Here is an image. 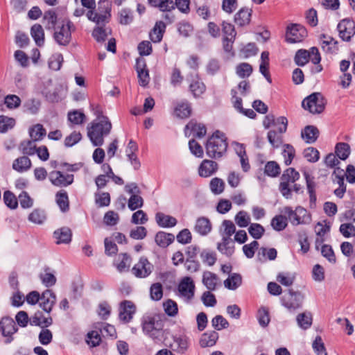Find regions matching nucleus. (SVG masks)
I'll return each instance as SVG.
<instances>
[{
    "label": "nucleus",
    "mask_w": 355,
    "mask_h": 355,
    "mask_svg": "<svg viewBox=\"0 0 355 355\" xmlns=\"http://www.w3.org/2000/svg\"><path fill=\"white\" fill-rule=\"evenodd\" d=\"M309 57L310 53L309 51L300 49L295 55V62L298 66H304L309 62Z\"/></svg>",
    "instance_id": "bf43d9fd"
},
{
    "label": "nucleus",
    "mask_w": 355,
    "mask_h": 355,
    "mask_svg": "<svg viewBox=\"0 0 355 355\" xmlns=\"http://www.w3.org/2000/svg\"><path fill=\"white\" fill-rule=\"evenodd\" d=\"M85 115L78 110H73L68 113V120L75 125H80L85 120Z\"/></svg>",
    "instance_id": "6e6d98bb"
},
{
    "label": "nucleus",
    "mask_w": 355,
    "mask_h": 355,
    "mask_svg": "<svg viewBox=\"0 0 355 355\" xmlns=\"http://www.w3.org/2000/svg\"><path fill=\"white\" fill-rule=\"evenodd\" d=\"M135 306L130 301H124L121 303L119 318L124 322H130L135 313Z\"/></svg>",
    "instance_id": "a211bd4d"
},
{
    "label": "nucleus",
    "mask_w": 355,
    "mask_h": 355,
    "mask_svg": "<svg viewBox=\"0 0 355 355\" xmlns=\"http://www.w3.org/2000/svg\"><path fill=\"white\" fill-rule=\"evenodd\" d=\"M194 230L201 236H206L211 231L210 220L206 217H200L196 220Z\"/></svg>",
    "instance_id": "4be33fe9"
},
{
    "label": "nucleus",
    "mask_w": 355,
    "mask_h": 355,
    "mask_svg": "<svg viewBox=\"0 0 355 355\" xmlns=\"http://www.w3.org/2000/svg\"><path fill=\"white\" fill-rule=\"evenodd\" d=\"M300 177V173L294 168H288L283 172L280 178L279 190L286 199L291 198L293 190L296 193L302 190L301 185L295 184Z\"/></svg>",
    "instance_id": "f03ea898"
},
{
    "label": "nucleus",
    "mask_w": 355,
    "mask_h": 355,
    "mask_svg": "<svg viewBox=\"0 0 355 355\" xmlns=\"http://www.w3.org/2000/svg\"><path fill=\"white\" fill-rule=\"evenodd\" d=\"M71 26L72 24L70 21H67L66 23L62 22L61 25H58L54 28L53 37L59 45L66 46L70 42Z\"/></svg>",
    "instance_id": "6e6552de"
},
{
    "label": "nucleus",
    "mask_w": 355,
    "mask_h": 355,
    "mask_svg": "<svg viewBox=\"0 0 355 355\" xmlns=\"http://www.w3.org/2000/svg\"><path fill=\"white\" fill-rule=\"evenodd\" d=\"M336 153L339 159L345 160L350 154L349 145L347 143H338L336 146Z\"/></svg>",
    "instance_id": "49530a36"
},
{
    "label": "nucleus",
    "mask_w": 355,
    "mask_h": 355,
    "mask_svg": "<svg viewBox=\"0 0 355 355\" xmlns=\"http://www.w3.org/2000/svg\"><path fill=\"white\" fill-rule=\"evenodd\" d=\"M0 329L3 336L7 337L6 343H11L12 340V335L17 331L15 321L8 317L3 318L0 321Z\"/></svg>",
    "instance_id": "4468645a"
},
{
    "label": "nucleus",
    "mask_w": 355,
    "mask_h": 355,
    "mask_svg": "<svg viewBox=\"0 0 355 355\" xmlns=\"http://www.w3.org/2000/svg\"><path fill=\"white\" fill-rule=\"evenodd\" d=\"M195 284L190 277H183L178 286V295L184 302H189L194 297Z\"/></svg>",
    "instance_id": "0eeeda50"
},
{
    "label": "nucleus",
    "mask_w": 355,
    "mask_h": 355,
    "mask_svg": "<svg viewBox=\"0 0 355 355\" xmlns=\"http://www.w3.org/2000/svg\"><path fill=\"white\" fill-rule=\"evenodd\" d=\"M325 105L326 101L320 93H313L302 102L304 109L312 114H320L323 112Z\"/></svg>",
    "instance_id": "423d86ee"
},
{
    "label": "nucleus",
    "mask_w": 355,
    "mask_h": 355,
    "mask_svg": "<svg viewBox=\"0 0 355 355\" xmlns=\"http://www.w3.org/2000/svg\"><path fill=\"white\" fill-rule=\"evenodd\" d=\"M153 270V264L147 258L142 257L132 268V272L138 278H146L151 274Z\"/></svg>",
    "instance_id": "f8f14e48"
},
{
    "label": "nucleus",
    "mask_w": 355,
    "mask_h": 355,
    "mask_svg": "<svg viewBox=\"0 0 355 355\" xmlns=\"http://www.w3.org/2000/svg\"><path fill=\"white\" fill-rule=\"evenodd\" d=\"M51 183L57 187H67L73 181V175L71 174L64 175L60 171H52L49 175Z\"/></svg>",
    "instance_id": "dca6fc26"
},
{
    "label": "nucleus",
    "mask_w": 355,
    "mask_h": 355,
    "mask_svg": "<svg viewBox=\"0 0 355 355\" xmlns=\"http://www.w3.org/2000/svg\"><path fill=\"white\" fill-rule=\"evenodd\" d=\"M35 142L33 139L23 141L20 144L19 149L24 155H33L37 151Z\"/></svg>",
    "instance_id": "37998d69"
},
{
    "label": "nucleus",
    "mask_w": 355,
    "mask_h": 355,
    "mask_svg": "<svg viewBox=\"0 0 355 355\" xmlns=\"http://www.w3.org/2000/svg\"><path fill=\"white\" fill-rule=\"evenodd\" d=\"M144 333L155 343L162 342L164 337L163 322L153 317L145 318L142 322Z\"/></svg>",
    "instance_id": "20e7f679"
},
{
    "label": "nucleus",
    "mask_w": 355,
    "mask_h": 355,
    "mask_svg": "<svg viewBox=\"0 0 355 355\" xmlns=\"http://www.w3.org/2000/svg\"><path fill=\"white\" fill-rule=\"evenodd\" d=\"M337 29L340 37L343 41L349 42L355 35V22L349 19H344L338 23Z\"/></svg>",
    "instance_id": "9b49d317"
},
{
    "label": "nucleus",
    "mask_w": 355,
    "mask_h": 355,
    "mask_svg": "<svg viewBox=\"0 0 355 355\" xmlns=\"http://www.w3.org/2000/svg\"><path fill=\"white\" fill-rule=\"evenodd\" d=\"M150 295L153 300H161L163 296L162 285L160 283L153 284L150 288Z\"/></svg>",
    "instance_id": "052dcab7"
},
{
    "label": "nucleus",
    "mask_w": 355,
    "mask_h": 355,
    "mask_svg": "<svg viewBox=\"0 0 355 355\" xmlns=\"http://www.w3.org/2000/svg\"><path fill=\"white\" fill-rule=\"evenodd\" d=\"M189 89L193 96L197 98L205 92L206 87L203 82L196 76L190 83Z\"/></svg>",
    "instance_id": "c756f323"
},
{
    "label": "nucleus",
    "mask_w": 355,
    "mask_h": 355,
    "mask_svg": "<svg viewBox=\"0 0 355 355\" xmlns=\"http://www.w3.org/2000/svg\"><path fill=\"white\" fill-rule=\"evenodd\" d=\"M296 321L301 329H307L311 326L312 315L308 312L300 313L296 318Z\"/></svg>",
    "instance_id": "ea45409f"
},
{
    "label": "nucleus",
    "mask_w": 355,
    "mask_h": 355,
    "mask_svg": "<svg viewBox=\"0 0 355 355\" xmlns=\"http://www.w3.org/2000/svg\"><path fill=\"white\" fill-rule=\"evenodd\" d=\"M242 277L239 274L234 273L224 281V286L230 290H235L241 286Z\"/></svg>",
    "instance_id": "79ce46f5"
},
{
    "label": "nucleus",
    "mask_w": 355,
    "mask_h": 355,
    "mask_svg": "<svg viewBox=\"0 0 355 355\" xmlns=\"http://www.w3.org/2000/svg\"><path fill=\"white\" fill-rule=\"evenodd\" d=\"M103 121H92L87 127V137L94 146H101L104 143V137L112 130V125L109 118H103Z\"/></svg>",
    "instance_id": "f257e3e1"
},
{
    "label": "nucleus",
    "mask_w": 355,
    "mask_h": 355,
    "mask_svg": "<svg viewBox=\"0 0 355 355\" xmlns=\"http://www.w3.org/2000/svg\"><path fill=\"white\" fill-rule=\"evenodd\" d=\"M271 226L276 231H282L287 226V218L282 215L275 216L271 220Z\"/></svg>",
    "instance_id": "864d4df0"
},
{
    "label": "nucleus",
    "mask_w": 355,
    "mask_h": 355,
    "mask_svg": "<svg viewBox=\"0 0 355 355\" xmlns=\"http://www.w3.org/2000/svg\"><path fill=\"white\" fill-rule=\"evenodd\" d=\"M209 187L213 193L218 195L223 192L225 188V182L220 178H214L210 181Z\"/></svg>",
    "instance_id": "3c124183"
},
{
    "label": "nucleus",
    "mask_w": 355,
    "mask_h": 355,
    "mask_svg": "<svg viewBox=\"0 0 355 355\" xmlns=\"http://www.w3.org/2000/svg\"><path fill=\"white\" fill-rule=\"evenodd\" d=\"M218 338V335L216 331L205 333L201 336L200 345L202 347H212L216 344Z\"/></svg>",
    "instance_id": "72a5a7b5"
},
{
    "label": "nucleus",
    "mask_w": 355,
    "mask_h": 355,
    "mask_svg": "<svg viewBox=\"0 0 355 355\" xmlns=\"http://www.w3.org/2000/svg\"><path fill=\"white\" fill-rule=\"evenodd\" d=\"M280 123L282 124V128H280V132H285L287 129L288 120L284 116H279L275 118L272 114H268L266 116L263 125L265 128H269L270 127H274V123Z\"/></svg>",
    "instance_id": "412c9836"
},
{
    "label": "nucleus",
    "mask_w": 355,
    "mask_h": 355,
    "mask_svg": "<svg viewBox=\"0 0 355 355\" xmlns=\"http://www.w3.org/2000/svg\"><path fill=\"white\" fill-rule=\"evenodd\" d=\"M111 3L109 0H100L98 3L97 12L94 10L88 11L87 16L88 19L97 25H104L107 23L111 17Z\"/></svg>",
    "instance_id": "39448f33"
},
{
    "label": "nucleus",
    "mask_w": 355,
    "mask_h": 355,
    "mask_svg": "<svg viewBox=\"0 0 355 355\" xmlns=\"http://www.w3.org/2000/svg\"><path fill=\"white\" fill-rule=\"evenodd\" d=\"M280 167L276 162L270 161L265 165L264 172L270 177L275 178L278 176L280 174Z\"/></svg>",
    "instance_id": "603ef678"
},
{
    "label": "nucleus",
    "mask_w": 355,
    "mask_h": 355,
    "mask_svg": "<svg viewBox=\"0 0 355 355\" xmlns=\"http://www.w3.org/2000/svg\"><path fill=\"white\" fill-rule=\"evenodd\" d=\"M283 133L284 132H280L279 131L277 132L275 130H270L268 132V139L272 147L279 148L282 144Z\"/></svg>",
    "instance_id": "c03bdc74"
},
{
    "label": "nucleus",
    "mask_w": 355,
    "mask_h": 355,
    "mask_svg": "<svg viewBox=\"0 0 355 355\" xmlns=\"http://www.w3.org/2000/svg\"><path fill=\"white\" fill-rule=\"evenodd\" d=\"M63 62V56L61 53L53 54L49 60V67L50 69L58 71L60 69Z\"/></svg>",
    "instance_id": "69168bd1"
},
{
    "label": "nucleus",
    "mask_w": 355,
    "mask_h": 355,
    "mask_svg": "<svg viewBox=\"0 0 355 355\" xmlns=\"http://www.w3.org/2000/svg\"><path fill=\"white\" fill-rule=\"evenodd\" d=\"M31 167V159L26 156L16 159L12 164V168L18 172L22 173L28 171Z\"/></svg>",
    "instance_id": "7c9ffc66"
},
{
    "label": "nucleus",
    "mask_w": 355,
    "mask_h": 355,
    "mask_svg": "<svg viewBox=\"0 0 355 355\" xmlns=\"http://www.w3.org/2000/svg\"><path fill=\"white\" fill-rule=\"evenodd\" d=\"M320 44L322 50L327 53H336L338 51V41L330 35H321Z\"/></svg>",
    "instance_id": "f3484780"
},
{
    "label": "nucleus",
    "mask_w": 355,
    "mask_h": 355,
    "mask_svg": "<svg viewBox=\"0 0 355 355\" xmlns=\"http://www.w3.org/2000/svg\"><path fill=\"white\" fill-rule=\"evenodd\" d=\"M132 263V259L127 253L119 254L114 261V266L117 270L123 272L128 270Z\"/></svg>",
    "instance_id": "5701e85b"
},
{
    "label": "nucleus",
    "mask_w": 355,
    "mask_h": 355,
    "mask_svg": "<svg viewBox=\"0 0 355 355\" xmlns=\"http://www.w3.org/2000/svg\"><path fill=\"white\" fill-rule=\"evenodd\" d=\"M143 205L144 200L141 196H140L139 194L130 196L128 202V207L130 210H136L142 207Z\"/></svg>",
    "instance_id": "e2e57ef3"
},
{
    "label": "nucleus",
    "mask_w": 355,
    "mask_h": 355,
    "mask_svg": "<svg viewBox=\"0 0 355 355\" xmlns=\"http://www.w3.org/2000/svg\"><path fill=\"white\" fill-rule=\"evenodd\" d=\"M307 35L306 28L300 24H292L287 27L286 41L289 43H297L302 41Z\"/></svg>",
    "instance_id": "9d476101"
},
{
    "label": "nucleus",
    "mask_w": 355,
    "mask_h": 355,
    "mask_svg": "<svg viewBox=\"0 0 355 355\" xmlns=\"http://www.w3.org/2000/svg\"><path fill=\"white\" fill-rule=\"evenodd\" d=\"M202 282L209 291H215L220 284V279L217 275L211 271H204Z\"/></svg>",
    "instance_id": "aec40b11"
},
{
    "label": "nucleus",
    "mask_w": 355,
    "mask_h": 355,
    "mask_svg": "<svg viewBox=\"0 0 355 355\" xmlns=\"http://www.w3.org/2000/svg\"><path fill=\"white\" fill-rule=\"evenodd\" d=\"M303 299L304 297L300 292L289 290L282 296V304L289 311H295L302 306Z\"/></svg>",
    "instance_id": "1a4fd4ad"
},
{
    "label": "nucleus",
    "mask_w": 355,
    "mask_h": 355,
    "mask_svg": "<svg viewBox=\"0 0 355 355\" xmlns=\"http://www.w3.org/2000/svg\"><path fill=\"white\" fill-rule=\"evenodd\" d=\"M110 34L111 29L101 25H98V26L94 29L92 33L93 37L98 42H104Z\"/></svg>",
    "instance_id": "e433bc0d"
},
{
    "label": "nucleus",
    "mask_w": 355,
    "mask_h": 355,
    "mask_svg": "<svg viewBox=\"0 0 355 355\" xmlns=\"http://www.w3.org/2000/svg\"><path fill=\"white\" fill-rule=\"evenodd\" d=\"M251 10L241 8L234 17V21L239 26H244L250 22L251 16Z\"/></svg>",
    "instance_id": "f704fd0d"
},
{
    "label": "nucleus",
    "mask_w": 355,
    "mask_h": 355,
    "mask_svg": "<svg viewBox=\"0 0 355 355\" xmlns=\"http://www.w3.org/2000/svg\"><path fill=\"white\" fill-rule=\"evenodd\" d=\"M56 202L62 212L69 210V198L67 192H59L56 194Z\"/></svg>",
    "instance_id": "13d9d810"
},
{
    "label": "nucleus",
    "mask_w": 355,
    "mask_h": 355,
    "mask_svg": "<svg viewBox=\"0 0 355 355\" xmlns=\"http://www.w3.org/2000/svg\"><path fill=\"white\" fill-rule=\"evenodd\" d=\"M298 225H308L311 222V216L306 209L302 207H297Z\"/></svg>",
    "instance_id": "680f3d73"
},
{
    "label": "nucleus",
    "mask_w": 355,
    "mask_h": 355,
    "mask_svg": "<svg viewBox=\"0 0 355 355\" xmlns=\"http://www.w3.org/2000/svg\"><path fill=\"white\" fill-rule=\"evenodd\" d=\"M217 249L221 253L231 256L234 252V241L231 238H222V241L218 243Z\"/></svg>",
    "instance_id": "c85d7f7f"
},
{
    "label": "nucleus",
    "mask_w": 355,
    "mask_h": 355,
    "mask_svg": "<svg viewBox=\"0 0 355 355\" xmlns=\"http://www.w3.org/2000/svg\"><path fill=\"white\" fill-rule=\"evenodd\" d=\"M57 23V15L55 11L50 10L44 12L43 16V24L48 30L55 28Z\"/></svg>",
    "instance_id": "58836bf2"
},
{
    "label": "nucleus",
    "mask_w": 355,
    "mask_h": 355,
    "mask_svg": "<svg viewBox=\"0 0 355 355\" xmlns=\"http://www.w3.org/2000/svg\"><path fill=\"white\" fill-rule=\"evenodd\" d=\"M282 155L284 158L285 164L286 166H288L291 164V162L295 157V148L291 144H285V145H284Z\"/></svg>",
    "instance_id": "4d7b16f0"
},
{
    "label": "nucleus",
    "mask_w": 355,
    "mask_h": 355,
    "mask_svg": "<svg viewBox=\"0 0 355 355\" xmlns=\"http://www.w3.org/2000/svg\"><path fill=\"white\" fill-rule=\"evenodd\" d=\"M40 105V100L35 98L29 99L23 105L24 111L31 114H35L39 112Z\"/></svg>",
    "instance_id": "a19ab883"
},
{
    "label": "nucleus",
    "mask_w": 355,
    "mask_h": 355,
    "mask_svg": "<svg viewBox=\"0 0 355 355\" xmlns=\"http://www.w3.org/2000/svg\"><path fill=\"white\" fill-rule=\"evenodd\" d=\"M32 322L35 325L46 328L53 324V319L51 316L46 317L42 312L38 311L35 313Z\"/></svg>",
    "instance_id": "473e14b6"
},
{
    "label": "nucleus",
    "mask_w": 355,
    "mask_h": 355,
    "mask_svg": "<svg viewBox=\"0 0 355 355\" xmlns=\"http://www.w3.org/2000/svg\"><path fill=\"white\" fill-rule=\"evenodd\" d=\"M56 299L55 294L51 290L46 289L40 296V306L46 313H50L56 302Z\"/></svg>",
    "instance_id": "ddd939ff"
},
{
    "label": "nucleus",
    "mask_w": 355,
    "mask_h": 355,
    "mask_svg": "<svg viewBox=\"0 0 355 355\" xmlns=\"http://www.w3.org/2000/svg\"><path fill=\"white\" fill-rule=\"evenodd\" d=\"M190 130L189 135L192 133L194 137L202 138L207 132L206 127L204 124L197 123L196 121L191 120L185 127V135H187Z\"/></svg>",
    "instance_id": "6ab92c4d"
},
{
    "label": "nucleus",
    "mask_w": 355,
    "mask_h": 355,
    "mask_svg": "<svg viewBox=\"0 0 355 355\" xmlns=\"http://www.w3.org/2000/svg\"><path fill=\"white\" fill-rule=\"evenodd\" d=\"M155 220L159 227L168 228L176 225L177 220L175 217L158 212L155 215Z\"/></svg>",
    "instance_id": "393cba45"
},
{
    "label": "nucleus",
    "mask_w": 355,
    "mask_h": 355,
    "mask_svg": "<svg viewBox=\"0 0 355 355\" xmlns=\"http://www.w3.org/2000/svg\"><path fill=\"white\" fill-rule=\"evenodd\" d=\"M191 107L188 102H181L175 108L176 116L180 119L187 118L191 115Z\"/></svg>",
    "instance_id": "c9c22d12"
},
{
    "label": "nucleus",
    "mask_w": 355,
    "mask_h": 355,
    "mask_svg": "<svg viewBox=\"0 0 355 355\" xmlns=\"http://www.w3.org/2000/svg\"><path fill=\"white\" fill-rule=\"evenodd\" d=\"M31 35L38 46H42L44 43V33L40 24H34L31 29Z\"/></svg>",
    "instance_id": "2f4dec72"
},
{
    "label": "nucleus",
    "mask_w": 355,
    "mask_h": 355,
    "mask_svg": "<svg viewBox=\"0 0 355 355\" xmlns=\"http://www.w3.org/2000/svg\"><path fill=\"white\" fill-rule=\"evenodd\" d=\"M248 232L254 239H259L263 235L265 229L259 223H251L248 227Z\"/></svg>",
    "instance_id": "5fc2aeb1"
},
{
    "label": "nucleus",
    "mask_w": 355,
    "mask_h": 355,
    "mask_svg": "<svg viewBox=\"0 0 355 355\" xmlns=\"http://www.w3.org/2000/svg\"><path fill=\"white\" fill-rule=\"evenodd\" d=\"M85 340L90 347H94L99 345L101 338L97 331H92L87 333Z\"/></svg>",
    "instance_id": "0e129e2a"
},
{
    "label": "nucleus",
    "mask_w": 355,
    "mask_h": 355,
    "mask_svg": "<svg viewBox=\"0 0 355 355\" xmlns=\"http://www.w3.org/2000/svg\"><path fill=\"white\" fill-rule=\"evenodd\" d=\"M235 231L236 227L232 221L229 220L223 221L220 228V234L222 238H230L231 236L235 233Z\"/></svg>",
    "instance_id": "4c0bfd02"
},
{
    "label": "nucleus",
    "mask_w": 355,
    "mask_h": 355,
    "mask_svg": "<svg viewBox=\"0 0 355 355\" xmlns=\"http://www.w3.org/2000/svg\"><path fill=\"white\" fill-rule=\"evenodd\" d=\"M71 231L69 228L64 227L55 230L53 236L57 244L69 243L71 241Z\"/></svg>",
    "instance_id": "b1692460"
},
{
    "label": "nucleus",
    "mask_w": 355,
    "mask_h": 355,
    "mask_svg": "<svg viewBox=\"0 0 355 355\" xmlns=\"http://www.w3.org/2000/svg\"><path fill=\"white\" fill-rule=\"evenodd\" d=\"M165 30L166 24L162 21H157L153 29L150 33L151 41L155 43L159 42L162 40Z\"/></svg>",
    "instance_id": "cd10ccee"
},
{
    "label": "nucleus",
    "mask_w": 355,
    "mask_h": 355,
    "mask_svg": "<svg viewBox=\"0 0 355 355\" xmlns=\"http://www.w3.org/2000/svg\"><path fill=\"white\" fill-rule=\"evenodd\" d=\"M303 155L309 162H316L320 158L319 151L313 147L306 148L303 152Z\"/></svg>",
    "instance_id": "338daca9"
},
{
    "label": "nucleus",
    "mask_w": 355,
    "mask_h": 355,
    "mask_svg": "<svg viewBox=\"0 0 355 355\" xmlns=\"http://www.w3.org/2000/svg\"><path fill=\"white\" fill-rule=\"evenodd\" d=\"M175 236L173 234L159 232L155 236V241L161 248H166L173 242Z\"/></svg>",
    "instance_id": "bb28decb"
},
{
    "label": "nucleus",
    "mask_w": 355,
    "mask_h": 355,
    "mask_svg": "<svg viewBox=\"0 0 355 355\" xmlns=\"http://www.w3.org/2000/svg\"><path fill=\"white\" fill-rule=\"evenodd\" d=\"M319 135L318 129L313 125L306 126L301 132L302 139L308 144L314 143Z\"/></svg>",
    "instance_id": "a878e982"
},
{
    "label": "nucleus",
    "mask_w": 355,
    "mask_h": 355,
    "mask_svg": "<svg viewBox=\"0 0 355 355\" xmlns=\"http://www.w3.org/2000/svg\"><path fill=\"white\" fill-rule=\"evenodd\" d=\"M15 125V120L13 118L4 115L0 116V132L5 133L12 129Z\"/></svg>",
    "instance_id": "09e8293b"
},
{
    "label": "nucleus",
    "mask_w": 355,
    "mask_h": 355,
    "mask_svg": "<svg viewBox=\"0 0 355 355\" xmlns=\"http://www.w3.org/2000/svg\"><path fill=\"white\" fill-rule=\"evenodd\" d=\"M236 71L241 78L248 77L252 72V67L250 64L243 62L236 67Z\"/></svg>",
    "instance_id": "774afa93"
},
{
    "label": "nucleus",
    "mask_w": 355,
    "mask_h": 355,
    "mask_svg": "<svg viewBox=\"0 0 355 355\" xmlns=\"http://www.w3.org/2000/svg\"><path fill=\"white\" fill-rule=\"evenodd\" d=\"M218 169V164L210 159H204L198 168L200 177L207 178L214 175Z\"/></svg>",
    "instance_id": "2eb2a0df"
},
{
    "label": "nucleus",
    "mask_w": 355,
    "mask_h": 355,
    "mask_svg": "<svg viewBox=\"0 0 355 355\" xmlns=\"http://www.w3.org/2000/svg\"><path fill=\"white\" fill-rule=\"evenodd\" d=\"M227 139L224 133L216 130L208 139L205 149L208 157L213 159H219L226 153L227 148Z\"/></svg>",
    "instance_id": "7ed1b4c3"
},
{
    "label": "nucleus",
    "mask_w": 355,
    "mask_h": 355,
    "mask_svg": "<svg viewBox=\"0 0 355 355\" xmlns=\"http://www.w3.org/2000/svg\"><path fill=\"white\" fill-rule=\"evenodd\" d=\"M173 340L174 349L178 352L183 353L189 347V338L187 336L175 337Z\"/></svg>",
    "instance_id": "de8ad7c7"
},
{
    "label": "nucleus",
    "mask_w": 355,
    "mask_h": 355,
    "mask_svg": "<svg viewBox=\"0 0 355 355\" xmlns=\"http://www.w3.org/2000/svg\"><path fill=\"white\" fill-rule=\"evenodd\" d=\"M29 134L31 139L37 141L43 139L46 132L42 125L36 124L30 129Z\"/></svg>",
    "instance_id": "a18cd8bd"
},
{
    "label": "nucleus",
    "mask_w": 355,
    "mask_h": 355,
    "mask_svg": "<svg viewBox=\"0 0 355 355\" xmlns=\"http://www.w3.org/2000/svg\"><path fill=\"white\" fill-rule=\"evenodd\" d=\"M236 225L240 227H245L250 223V217L245 211H239L234 217Z\"/></svg>",
    "instance_id": "8fccbe9b"
}]
</instances>
